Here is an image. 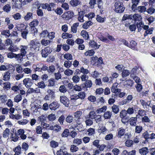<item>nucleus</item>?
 Here are the masks:
<instances>
[{"label":"nucleus","mask_w":155,"mask_h":155,"mask_svg":"<svg viewBox=\"0 0 155 155\" xmlns=\"http://www.w3.org/2000/svg\"><path fill=\"white\" fill-rule=\"evenodd\" d=\"M47 94L45 96L44 99L46 101L54 99L55 97V92L52 90L49 89L47 91Z\"/></svg>","instance_id":"3"},{"label":"nucleus","mask_w":155,"mask_h":155,"mask_svg":"<svg viewBox=\"0 0 155 155\" xmlns=\"http://www.w3.org/2000/svg\"><path fill=\"white\" fill-rule=\"evenodd\" d=\"M7 100V97L5 94H2L0 96V100L2 103H5Z\"/></svg>","instance_id":"41"},{"label":"nucleus","mask_w":155,"mask_h":155,"mask_svg":"<svg viewBox=\"0 0 155 155\" xmlns=\"http://www.w3.org/2000/svg\"><path fill=\"white\" fill-rule=\"evenodd\" d=\"M136 107L135 106L129 107L126 110L127 114L131 115L134 114L136 112Z\"/></svg>","instance_id":"18"},{"label":"nucleus","mask_w":155,"mask_h":155,"mask_svg":"<svg viewBox=\"0 0 155 155\" xmlns=\"http://www.w3.org/2000/svg\"><path fill=\"white\" fill-rule=\"evenodd\" d=\"M29 45L31 50L38 51L39 50L40 43L36 39L31 41Z\"/></svg>","instance_id":"2"},{"label":"nucleus","mask_w":155,"mask_h":155,"mask_svg":"<svg viewBox=\"0 0 155 155\" xmlns=\"http://www.w3.org/2000/svg\"><path fill=\"white\" fill-rule=\"evenodd\" d=\"M137 11L136 12L143 13L147 11V8L145 6H137Z\"/></svg>","instance_id":"16"},{"label":"nucleus","mask_w":155,"mask_h":155,"mask_svg":"<svg viewBox=\"0 0 155 155\" xmlns=\"http://www.w3.org/2000/svg\"><path fill=\"white\" fill-rule=\"evenodd\" d=\"M33 17L32 13L31 12H28L26 15L24 17V18L25 20L28 21L31 18H32Z\"/></svg>","instance_id":"36"},{"label":"nucleus","mask_w":155,"mask_h":155,"mask_svg":"<svg viewBox=\"0 0 155 155\" xmlns=\"http://www.w3.org/2000/svg\"><path fill=\"white\" fill-rule=\"evenodd\" d=\"M112 111L115 114L118 113L119 111V106L116 105H114L112 107Z\"/></svg>","instance_id":"37"},{"label":"nucleus","mask_w":155,"mask_h":155,"mask_svg":"<svg viewBox=\"0 0 155 155\" xmlns=\"http://www.w3.org/2000/svg\"><path fill=\"white\" fill-rule=\"evenodd\" d=\"M135 87L137 91L138 92H140L143 89V86L140 83L137 84V85L135 86Z\"/></svg>","instance_id":"58"},{"label":"nucleus","mask_w":155,"mask_h":155,"mask_svg":"<svg viewBox=\"0 0 155 155\" xmlns=\"http://www.w3.org/2000/svg\"><path fill=\"white\" fill-rule=\"evenodd\" d=\"M125 129L122 127L119 128L118 129V134L117 137L119 138H120L124 135L125 133Z\"/></svg>","instance_id":"25"},{"label":"nucleus","mask_w":155,"mask_h":155,"mask_svg":"<svg viewBox=\"0 0 155 155\" xmlns=\"http://www.w3.org/2000/svg\"><path fill=\"white\" fill-rule=\"evenodd\" d=\"M146 12L150 15H152L155 12V8L153 7H150L147 9Z\"/></svg>","instance_id":"47"},{"label":"nucleus","mask_w":155,"mask_h":155,"mask_svg":"<svg viewBox=\"0 0 155 155\" xmlns=\"http://www.w3.org/2000/svg\"><path fill=\"white\" fill-rule=\"evenodd\" d=\"M146 112L145 110L140 109L137 112V113L138 114V115H139L140 116L143 117L145 115H146Z\"/></svg>","instance_id":"56"},{"label":"nucleus","mask_w":155,"mask_h":155,"mask_svg":"<svg viewBox=\"0 0 155 155\" xmlns=\"http://www.w3.org/2000/svg\"><path fill=\"white\" fill-rule=\"evenodd\" d=\"M57 155H68V153L66 150L64 149H61L57 152Z\"/></svg>","instance_id":"24"},{"label":"nucleus","mask_w":155,"mask_h":155,"mask_svg":"<svg viewBox=\"0 0 155 155\" xmlns=\"http://www.w3.org/2000/svg\"><path fill=\"white\" fill-rule=\"evenodd\" d=\"M137 43L134 40H131L129 44L128 47L133 49L134 50H136L137 49Z\"/></svg>","instance_id":"15"},{"label":"nucleus","mask_w":155,"mask_h":155,"mask_svg":"<svg viewBox=\"0 0 155 155\" xmlns=\"http://www.w3.org/2000/svg\"><path fill=\"white\" fill-rule=\"evenodd\" d=\"M140 103L144 109L148 110L149 109H148L147 107L149 106L150 104V101L146 102L145 101L141 100L140 101Z\"/></svg>","instance_id":"12"},{"label":"nucleus","mask_w":155,"mask_h":155,"mask_svg":"<svg viewBox=\"0 0 155 155\" xmlns=\"http://www.w3.org/2000/svg\"><path fill=\"white\" fill-rule=\"evenodd\" d=\"M138 116V114L136 115V117H132L130 118L129 120V123L130 125L133 126H136L137 121V117Z\"/></svg>","instance_id":"17"},{"label":"nucleus","mask_w":155,"mask_h":155,"mask_svg":"<svg viewBox=\"0 0 155 155\" xmlns=\"http://www.w3.org/2000/svg\"><path fill=\"white\" fill-rule=\"evenodd\" d=\"M58 142L54 140H52L50 142V146L52 148H56L58 146Z\"/></svg>","instance_id":"50"},{"label":"nucleus","mask_w":155,"mask_h":155,"mask_svg":"<svg viewBox=\"0 0 155 155\" xmlns=\"http://www.w3.org/2000/svg\"><path fill=\"white\" fill-rule=\"evenodd\" d=\"M23 114L24 118H27L30 116V113L27 109L23 110L22 111Z\"/></svg>","instance_id":"61"},{"label":"nucleus","mask_w":155,"mask_h":155,"mask_svg":"<svg viewBox=\"0 0 155 155\" xmlns=\"http://www.w3.org/2000/svg\"><path fill=\"white\" fill-rule=\"evenodd\" d=\"M92 83L91 80H88L86 81L84 83V86H83L84 88H90L92 87Z\"/></svg>","instance_id":"27"},{"label":"nucleus","mask_w":155,"mask_h":155,"mask_svg":"<svg viewBox=\"0 0 155 155\" xmlns=\"http://www.w3.org/2000/svg\"><path fill=\"white\" fill-rule=\"evenodd\" d=\"M79 13L78 20L80 22H83L84 21L83 19L84 12L83 11H81Z\"/></svg>","instance_id":"45"},{"label":"nucleus","mask_w":155,"mask_h":155,"mask_svg":"<svg viewBox=\"0 0 155 155\" xmlns=\"http://www.w3.org/2000/svg\"><path fill=\"white\" fill-rule=\"evenodd\" d=\"M151 133V131H149V132L146 131L145 132L142 134L143 137L144 138L146 139V140L150 139V133Z\"/></svg>","instance_id":"33"},{"label":"nucleus","mask_w":155,"mask_h":155,"mask_svg":"<svg viewBox=\"0 0 155 155\" xmlns=\"http://www.w3.org/2000/svg\"><path fill=\"white\" fill-rule=\"evenodd\" d=\"M141 121L142 123H150V120L146 115L142 117Z\"/></svg>","instance_id":"42"},{"label":"nucleus","mask_w":155,"mask_h":155,"mask_svg":"<svg viewBox=\"0 0 155 155\" xmlns=\"http://www.w3.org/2000/svg\"><path fill=\"white\" fill-rule=\"evenodd\" d=\"M94 54V51L93 50H89L84 53V54L86 56H92Z\"/></svg>","instance_id":"59"},{"label":"nucleus","mask_w":155,"mask_h":155,"mask_svg":"<svg viewBox=\"0 0 155 155\" xmlns=\"http://www.w3.org/2000/svg\"><path fill=\"white\" fill-rule=\"evenodd\" d=\"M72 37V35L71 34L66 33H63L62 34V38L64 39L71 38Z\"/></svg>","instance_id":"57"},{"label":"nucleus","mask_w":155,"mask_h":155,"mask_svg":"<svg viewBox=\"0 0 155 155\" xmlns=\"http://www.w3.org/2000/svg\"><path fill=\"white\" fill-rule=\"evenodd\" d=\"M79 25L78 23H74L71 27V31L74 33H76L77 31V27Z\"/></svg>","instance_id":"35"},{"label":"nucleus","mask_w":155,"mask_h":155,"mask_svg":"<svg viewBox=\"0 0 155 155\" xmlns=\"http://www.w3.org/2000/svg\"><path fill=\"white\" fill-rule=\"evenodd\" d=\"M41 6L43 9H47L48 11H51V8L48 3L42 4L41 5Z\"/></svg>","instance_id":"39"},{"label":"nucleus","mask_w":155,"mask_h":155,"mask_svg":"<svg viewBox=\"0 0 155 155\" xmlns=\"http://www.w3.org/2000/svg\"><path fill=\"white\" fill-rule=\"evenodd\" d=\"M17 30L18 31H21L25 29H26L27 27L26 25H24L23 24H18L16 26Z\"/></svg>","instance_id":"20"},{"label":"nucleus","mask_w":155,"mask_h":155,"mask_svg":"<svg viewBox=\"0 0 155 155\" xmlns=\"http://www.w3.org/2000/svg\"><path fill=\"white\" fill-rule=\"evenodd\" d=\"M118 85V84L117 83H115L113 84L111 88V92L116 94V95H117L121 91L120 89L117 88V86Z\"/></svg>","instance_id":"7"},{"label":"nucleus","mask_w":155,"mask_h":155,"mask_svg":"<svg viewBox=\"0 0 155 155\" xmlns=\"http://www.w3.org/2000/svg\"><path fill=\"white\" fill-rule=\"evenodd\" d=\"M143 130V127L140 125L136 126L135 131V133L139 134L141 133Z\"/></svg>","instance_id":"51"},{"label":"nucleus","mask_w":155,"mask_h":155,"mask_svg":"<svg viewBox=\"0 0 155 155\" xmlns=\"http://www.w3.org/2000/svg\"><path fill=\"white\" fill-rule=\"evenodd\" d=\"M10 131L9 129L6 128L3 133L2 136L4 138H7L8 137Z\"/></svg>","instance_id":"38"},{"label":"nucleus","mask_w":155,"mask_h":155,"mask_svg":"<svg viewBox=\"0 0 155 155\" xmlns=\"http://www.w3.org/2000/svg\"><path fill=\"white\" fill-rule=\"evenodd\" d=\"M149 149L147 147H143L139 150L140 153L141 155H146L149 152Z\"/></svg>","instance_id":"14"},{"label":"nucleus","mask_w":155,"mask_h":155,"mask_svg":"<svg viewBox=\"0 0 155 155\" xmlns=\"http://www.w3.org/2000/svg\"><path fill=\"white\" fill-rule=\"evenodd\" d=\"M92 22L91 21H88L86 23H84L83 25V28L85 29L88 28L92 24Z\"/></svg>","instance_id":"48"},{"label":"nucleus","mask_w":155,"mask_h":155,"mask_svg":"<svg viewBox=\"0 0 155 155\" xmlns=\"http://www.w3.org/2000/svg\"><path fill=\"white\" fill-rule=\"evenodd\" d=\"M73 15L74 13L73 12L69 11L64 13L61 15V17L65 20H68L73 17Z\"/></svg>","instance_id":"6"},{"label":"nucleus","mask_w":155,"mask_h":155,"mask_svg":"<svg viewBox=\"0 0 155 155\" xmlns=\"http://www.w3.org/2000/svg\"><path fill=\"white\" fill-rule=\"evenodd\" d=\"M9 117L13 119L19 120L21 119L22 116L19 114L15 115L12 114H10L9 115Z\"/></svg>","instance_id":"23"},{"label":"nucleus","mask_w":155,"mask_h":155,"mask_svg":"<svg viewBox=\"0 0 155 155\" xmlns=\"http://www.w3.org/2000/svg\"><path fill=\"white\" fill-rule=\"evenodd\" d=\"M131 19L134 21H141L142 18L140 15L138 13H135L134 15H131Z\"/></svg>","instance_id":"9"},{"label":"nucleus","mask_w":155,"mask_h":155,"mask_svg":"<svg viewBox=\"0 0 155 155\" xmlns=\"http://www.w3.org/2000/svg\"><path fill=\"white\" fill-rule=\"evenodd\" d=\"M59 106L58 103L57 102L54 101L51 103L49 106L50 109L51 110H55Z\"/></svg>","instance_id":"11"},{"label":"nucleus","mask_w":155,"mask_h":155,"mask_svg":"<svg viewBox=\"0 0 155 155\" xmlns=\"http://www.w3.org/2000/svg\"><path fill=\"white\" fill-rule=\"evenodd\" d=\"M72 80L73 82L77 83L79 81L80 78L78 76L74 75L72 77Z\"/></svg>","instance_id":"55"},{"label":"nucleus","mask_w":155,"mask_h":155,"mask_svg":"<svg viewBox=\"0 0 155 155\" xmlns=\"http://www.w3.org/2000/svg\"><path fill=\"white\" fill-rule=\"evenodd\" d=\"M130 74V71L127 70H124L122 73V76L123 78L128 76Z\"/></svg>","instance_id":"52"},{"label":"nucleus","mask_w":155,"mask_h":155,"mask_svg":"<svg viewBox=\"0 0 155 155\" xmlns=\"http://www.w3.org/2000/svg\"><path fill=\"white\" fill-rule=\"evenodd\" d=\"M21 36L23 38L26 39L28 33V30L27 29H25V30L21 31Z\"/></svg>","instance_id":"31"},{"label":"nucleus","mask_w":155,"mask_h":155,"mask_svg":"<svg viewBox=\"0 0 155 155\" xmlns=\"http://www.w3.org/2000/svg\"><path fill=\"white\" fill-rule=\"evenodd\" d=\"M107 107L106 106H104L102 107L98 108L96 110L97 114H101L104 112L106 110Z\"/></svg>","instance_id":"29"},{"label":"nucleus","mask_w":155,"mask_h":155,"mask_svg":"<svg viewBox=\"0 0 155 155\" xmlns=\"http://www.w3.org/2000/svg\"><path fill=\"white\" fill-rule=\"evenodd\" d=\"M112 115L111 112L107 111L104 113L103 117L105 119H109L110 118Z\"/></svg>","instance_id":"30"},{"label":"nucleus","mask_w":155,"mask_h":155,"mask_svg":"<svg viewBox=\"0 0 155 155\" xmlns=\"http://www.w3.org/2000/svg\"><path fill=\"white\" fill-rule=\"evenodd\" d=\"M59 90L61 92L63 93H66L67 91L66 87L64 85H61L59 87Z\"/></svg>","instance_id":"60"},{"label":"nucleus","mask_w":155,"mask_h":155,"mask_svg":"<svg viewBox=\"0 0 155 155\" xmlns=\"http://www.w3.org/2000/svg\"><path fill=\"white\" fill-rule=\"evenodd\" d=\"M143 23L142 21H140L137 24V27L138 29V31L139 32L143 28Z\"/></svg>","instance_id":"49"},{"label":"nucleus","mask_w":155,"mask_h":155,"mask_svg":"<svg viewBox=\"0 0 155 155\" xmlns=\"http://www.w3.org/2000/svg\"><path fill=\"white\" fill-rule=\"evenodd\" d=\"M11 138L12 140L14 142L17 141L19 138L18 134L16 133L14 134H12Z\"/></svg>","instance_id":"32"},{"label":"nucleus","mask_w":155,"mask_h":155,"mask_svg":"<svg viewBox=\"0 0 155 155\" xmlns=\"http://www.w3.org/2000/svg\"><path fill=\"white\" fill-rule=\"evenodd\" d=\"M51 49L49 47H47L42 50L41 54L42 57L46 58L51 53Z\"/></svg>","instance_id":"4"},{"label":"nucleus","mask_w":155,"mask_h":155,"mask_svg":"<svg viewBox=\"0 0 155 155\" xmlns=\"http://www.w3.org/2000/svg\"><path fill=\"white\" fill-rule=\"evenodd\" d=\"M107 131L105 126H100L98 129V132L101 134H104Z\"/></svg>","instance_id":"21"},{"label":"nucleus","mask_w":155,"mask_h":155,"mask_svg":"<svg viewBox=\"0 0 155 155\" xmlns=\"http://www.w3.org/2000/svg\"><path fill=\"white\" fill-rule=\"evenodd\" d=\"M8 50L13 52L17 51L19 50V48L16 45H12L8 48Z\"/></svg>","instance_id":"26"},{"label":"nucleus","mask_w":155,"mask_h":155,"mask_svg":"<svg viewBox=\"0 0 155 155\" xmlns=\"http://www.w3.org/2000/svg\"><path fill=\"white\" fill-rule=\"evenodd\" d=\"M3 88L4 89H10L11 88V84L9 82H5L3 83Z\"/></svg>","instance_id":"54"},{"label":"nucleus","mask_w":155,"mask_h":155,"mask_svg":"<svg viewBox=\"0 0 155 155\" xmlns=\"http://www.w3.org/2000/svg\"><path fill=\"white\" fill-rule=\"evenodd\" d=\"M10 73L9 71H7L4 74L3 80L5 81H8L10 78Z\"/></svg>","instance_id":"19"},{"label":"nucleus","mask_w":155,"mask_h":155,"mask_svg":"<svg viewBox=\"0 0 155 155\" xmlns=\"http://www.w3.org/2000/svg\"><path fill=\"white\" fill-rule=\"evenodd\" d=\"M90 46L94 49H96L99 48L100 45H97L96 42L94 41H90L89 43Z\"/></svg>","instance_id":"22"},{"label":"nucleus","mask_w":155,"mask_h":155,"mask_svg":"<svg viewBox=\"0 0 155 155\" xmlns=\"http://www.w3.org/2000/svg\"><path fill=\"white\" fill-rule=\"evenodd\" d=\"M127 114L126 110H122L120 113V117L121 118H123L126 117V115Z\"/></svg>","instance_id":"62"},{"label":"nucleus","mask_w":155,"mask_h":155,"mask_svg":"<svg viewBox=\"0 0 155 155\" xmlns=\"http://www.w3.org/2000/svg\"><path fill=\"white\" fill-rule=\"evenodd\" d=\"M37 86L39 88L44 89L46 87L45 83L43 81H41L37 83Z\"/></svg>","instance_id":"64"},{"label":"nucleus","mask_w":155,"mask_h":155,"mask_svg":"<svg viewBox=\"0 0 155 155\" xmlns=\"http://www.w3.org/2000/svg\"><path fill=\"white\" fill-rule=\"evenodd\" d=\"M114 11L117 13H122L124 12L125 8L123 4V1H118L114 4Z\"/></svg>","instance_id":"1"},{"label":"nucleus","mask_w":155,"mask_h":155,"mask_svg":"<svg viewBox=\"0 0 155 155\" xmlns=\"http://www.w3.org/2000/svg\"><path fill=\"white\" fill-rule=\"evenodd\" d=\"M116 95L114 94H112V97L109 98L108 101V103L110 105H111L113 104L115 101L114 99L116 97Z\"/></svg>","instance_id":"53"},{"label":"nucleus","mask_w":155,"mask_h":155,"mask_svg":"<svg viewBox=\"0 0 155 155\" xmlns=\"http://www.w3.org/2000/svg\"><path fill=\"white\" fill-rule=\"evenodd\" d=\"M28 48L27 46L21 45L20 46L19 49L20 50L21 53L25 56L27 53L26 50Z\"/></svg>","instance_id":"13"},{"label":"nucleus","mask_w":155,"mask_h":155,"mask_svg":"<svg viewBox=\"0 0 155 155\" xmlns=\"http://www.w3.org/2000/svg\"><path fill=\"white\" fill-rule=\"evenodd\" d=\"M25 56L23 55V54H21V53H19L17 54H15V58L18 61H22L23 59V57H25Z\"/></svg>","instance_id":"34"},{"label":"nucleus","mask_w":155,"mask_h":155,"mask_svg":"<svg viewBox=\"0 0 155 155\" xmlns=\"http://www.w3.org/2000/svg\"><path fill=\"white\" fill-rule=\"evenodd\" d=\"M48 119L51 121L54 120L56 118V116L54 114H49L47 117Z\"/></svg>","instance_id":"44"},{"label":"nucleus","mask_w":155,"mask_h":155,"mask_svg":"<svg viewBox=\"0 0 155 155\" xmlns=\"http://www.w3.org/2000/svg\"><path fill=\"white\" fill-rule=\"evenodd\" d=\"M133 80L129 79L124 82V86L127 88H130L133 85Z\"/></svg>","instance_id":"10"},{"label":"nucleus","mask_w":155,"mask_h":155,"mask_svg":"<svg viewBox=\"0 0 155 155\" xmlns=\"http://www.w3.org/2000/svg\"><path fill=\"white\" fill-rule=\"evenodd\" d=\"M81 2L78 0H71L70 3L73 7H76L80 4Z\"/></svg>","instance_id":"28"},{"label":"nucleus","mask_w":155,"mask_h":155,"mask_svg":"<svg viewBox=\"0 0 155 155\" xmlns=\"http://www.w3.org/2000/svg\"><path fill=\"white\" fill-rule=\"evenodd\" d=\"M21 147L20 146H18L16 147L14 149V151L15 152V154H20L21 153Z\"/></svg>","instance_id":"63"},{"label":"nucleus","mask_w":155,"mask_h":155,"mask_svg":"<svg viewBox=\"0 0 155 155\" xmlns=\"http://www.w3.org/2000/svg\"><path fill=\"white\" fill-rule=\"evenodd\" d=\"M23 84L27 88H29L33 84L32 80L29 78H26L23 81Z\"/></svg>","instance_id":"5"},{"label":"nucleus","mask_w":155,"mask_h":155,"mask_svg":"<svg viewBox=\"0 0 155 155\" xmlns=\"http://www.w3.org/2000/svg\"><path fill=\"white\" fill-rule=\"evenodd\" d=\"M61 102L66 107H68L69 103V101L68 98L65 96H62L60 97Z\"/></svg>","instance_id":"8"},{"label":"nucleus","mask_w":155,"mask_h":155,"mask_svg":"<svg viewBox=\"0 0 155 155\" xmlns=\"http://www.w3.org/2000/svg\"><path fill=\"white\" fill-rule=\"evenodd\" d=\"M22 99V96L20 94L17 95L14 98V102L18 103Z\"/></svg>","instance_id":"43"},{"label":"nucleus","mask_w":155,"mask_h":155,"mask_svg":"<svg viewBox=\"0 0 155 155\" xmlns=\"http://www.w3.org/2000/svg\"><path fill=\"white\" fill-rule=\"evenodd\" d=\"M81 35L85 39L87 40L88 38L89 35L87 31L85 30H82L81 32Z\"/></svg>","instance_id":"40"},{"label":"nucleus","mask_w":155,"mask_h":155,"mask_svg":"<svg viewBox=\"0 0 155 155\" xmlns=\"http://www.w3.org/2000/svg\"><path fill=\"white\" fill-rule=\"evenodd\" d=\"M51 41L49 40L42 39L41 41V43L43 45L46 46L49 45Z\"/></svg>","instance_id":"46"}]
</instances>
